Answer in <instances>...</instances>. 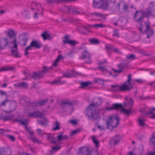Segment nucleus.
Returning <instances> with one entry per match:
<instances>
[{
    "mask_svg": "<svg viewBox=\"0 0 155 155\" xmlns=\"http://www.w3.org/2000/svg\"><path fill=\"white\" fill-rule=\"evenodd\" d=\"M101 103V100L100 98L95 99L91 104L88 106L85 112V115L89 119L97 118L100 113L99 110H97V106Z\"/></svg>",
    "mask_w": 155,
    "mask_h": 155,
    "instance_id": "1",
    "label": "nucleus"
},
{
    "mask_svg": "<svg viewBox=\"0 0 155 155\" xmlns=\"http://www.w3.org/2000/svg\"><path fill=\"white\" fill-rule=\"evenodd\" d=\"M133 104V101L131 98H130L129 100V103L127 104L125 103L124 104V107H127L129 108V109H126L123 107L121 104H115L113 105L111 107L106 108V110H111L112 109H116L117 110H121L122 112H123L124 114L129 115L131 112V108Z\"/></svg>",
    "mask_w": 155,
    "mask_h": 155,
    "instance_id": "2",
    "label": "nucleus"
},
{
    "mask_svg": "<svg viewBox=\"0 0 155 155\" xmlns=\"http://www.w3.org/2000/svg\"><path fill=\"white\" fill-rule=\"evenodd\" d=\"M146 15L147 16L146 13H145L143 11H137L134 17V18L137 22V26L141 32H143L142 30L143 29L144 27L141 25V22Z\"/></svg>",
    "mask_w": 155,
    "mask_h": 155,
    "instance_id": "3",
    "label": "nucleus"
},
{
    "mask_svg": "<svg viewBox=\"0 0 155 155\" xmlns=\"http://www.w3.org/2000/svg\"><path fill=\"white\" fill-rule=\"evenodd\" d=\"M31 8L32 10H35L34 15V18H36L39 16L42 15L43 10L40 4L35 2H33L31 4Z\"/></svg>",
    "mask_w": 155,
    "mask_h": 155,
    "instance_id": "4",
    "label": "nucleus"
},
{
    "mask_svg": "<svg viewBox=\"0 0 155 155\" xmlns=\"http://www.w3.org/2000/svg\"><path fill=\"white\" fill-rule=\"evenodd\" d=\"M118 124V119L116 115H111L109 117L107 121V125L108 128H115Z\"/></svg>",
    "mask_w": 155,
    "mask_h": 155,
    "instance_id": "5",
    "label": "nucleus"
},
{
    "mask_svg": "<svg viewBox=\"0 0 155 155\" xmlns=\"http://www.w3.org/2000/svg\"><path fill=\"white\" fill-rule=\"evenodd\" d=\"M60 109L61 112L65 113L67 115L70 114L73 110L72 105L69 104L67 102H62Z\"/></svg>",
    "mask_w": 155,
    "mask_h": 155,
    "instance_id": "6",
    "label": "nucleus"
},
{
    "mask_svg": "<svg viewBox=\"0 0 155 155\" xmlns=\"http://www.w3.org/2000/svg\"><path fill=\"white\" fill-rule=\"evenodd\" d=\"M140 112L143 113V114L146 115L147 117L151 119H154L155 117V114L154 113L155 111V108H150L147 107H145L144 108H141Z\"/></svg>",
    "mask_w": 155,
    "mask_h": 155,
    "instance_id": "7",
    "label": "nucleus"
},
{
    "mask_svg": "<svg viewBox=\"0 0 155 155\" xmlns=\"http://www.w3.org/2000/svg\"><path fill=\"white\" fill-rule=\"evenodd\" d=\"M9 45L11 48L12 55L16 58L20 57V56L18 52L17 42L15 38H14L13 41L10 42Z\"/></svg>",
    "mask_w": 155,
    "mask_h": 155,
    "instance_id": "8",
    "label": "nucleus"
},
{
    "mask_svg": "<svg viewBox=\"0 0 155 155\" xmlns=\"http://www.w3.org/2000/svg\"><path fill=\"white\" fill-rule=\"evenodd\" d=\"M131 75H129L127 77V81L122 85H120V91H124L129 90L133 88L134 83L133 81L130 82Z\"/></svg>",
    "mask_w": 155,
    "mask_h": 155,
    "instance_id": "9",
    "label": "nucleus"
},
{
    "mask_svg": "<svg viewBox=\"0 0 155 155\" xmlns=\"http://www.w3.org/2000/svg\"><path fill=\"white\" fill-rule=\"evenodd\" d=\"M93 6L96 8L101 7L103 9H107L108 6V3L107 0H94Z\"/></svg>",
    "mask_w": 155,
    "mask_h": 155,
    "instance_id": "10",
    "label": "nucleus"
},
{
    "mask_svg": "<svg viewBox=\"0 0 155 155\" xmlns=\"http://www.w3.org/2000/svg\"><path fill=\"white\" fill-rule=\"evenodd\" d=\"M36 133L39 135L45 137H47V139L52 143H55L56 141L51 134H48L40 129H38L36 130Z\"/></svg>",
    "mask_w": 155,
    "mask_h": 155,
    "instance_id": "11",
    "label": "nucleus"
},
{
    "mask_svg": "<svg viewBox=\"0 0 155 155\" xmlns=\"http://www.w3.org/2000/svg\"><path fill=\"white\" fill-rule=\"evenodd\" d=\"M41 47V45L39 42L35 40L32 41L31 42L30 45L25 50L24 54L25 56L29 54V53L28 52V51L32 50L33 48H40Z\"/></svg>",
    "mask_w": 155,
    "mask_h": 155,
    "instance_id": "12",
    "label": "nucleus"
},
{
    "mask_svg": "<svg viewBox=\"0 0 155 155\" xmlns=\"http://www.w3.org/2000/svg\"><path fill=\"white\" fill-rule=\"evenodd\" d=\"M81 58L83 59L86 60L85 62L87 63H90L91 62V56L88 51L85 49L82 53Z\"/></svg>",
    "mask_w": 155,
    "mask_h": 155,
    "instance_id": "13",
    "label": "nucleus"
},
{
    "mask_svg": "<svg viewBox=\"0 0 155 155\" xmlns=\"http://www.w3.org/2000/svg\"><path fill=\"white\" fill-rule=\"evenodd\" d=\"M48 70V68L46 67L43 68V70L41 72H34L32 75V77L35 79L41 78L43 75L44 72H46Z\"/></svg>",
    "mask_w": 155,
    "mask_h": 155,
    "instance_id": "14",
    "label": "nucleus"
},
{
    "mask_svg": "<svg viewBox=\"0 0 155 155\" xmlns=\"http://www.w3.org/2000/svg\"><path fill=\"white\" fill-rule=\"evenodd\" d=\"M79 155L83 154L84 153L86 155H96L95 153L91 151H89L88 149L85 147H83L79 148Z\"/></svg>",
    "mask_w": 155,
    "mask_h": 155,
    "instance_id": "15",
    "label": "nucleus"
},
{
    "mask_svg": "<svg viewBox=\"0 0 155 155\" xmlns=\"http://www.w3.org/2000/svg\"><path fill=\"white\" fill-rule=\"evenodd\" d=\"M129 8L128 6L124 2L122 1L120 2L118 4V11H121L123 10L124 11H127Z\"/></svg>",
    "mask_w": 155,
    "mask_h": 155,
    "instance_id": "16",
    "label": "nucleus"
},
{
    "mask_svg": "<svg viewBox=\"0 0 155 155\" xmlns=\"http://www.w3.org/2000/svg\"><path fill=\"white\" fill-rule=\"evenodd\" d=\"M146 27V29L145 30V33L147 35V37L149 38L150 37L152 36L153 33L154 31L149 28L150 24L149 22L145 23Z\"/></svg>",
    "mask_w": 155,
    "mask_h": 155,
    "instance_id": "17",
    "label": "nucleus"
},
{
    "mask_svg": "<svg viewBox=\"0 0 155 155\" xmlns=\"http://www.w3.org/2000/svg\"><path fill=\"white\" fill-rule=\"evenodd\" d=\"M91 17L93 18H96L95 19L101 20L104 19L106 16L100 13H95L92 14Z\"/></svg>",
    "mask_w": 155,
    "mask_h": 155,
    "instance_id": "18",
    "label": "nucleus"
},
{
    "mask_svg": "<svg viewBox=\"0 0 155 155\" xmlns=\"http://www.w3.org/2000/svg\"><path fill=\"white\" fill-rule=\"evenodd\" d=\"M28 115L30 117H34L42 118L43 116V114L38 111H36L31 113H28Z\"/></svg>",
    "mask_w": 155,
    "mask_h": 155,
    "instance_id": "19",
    "label": "nucleus"
},
{
    "mask_svg": "<svg viewBox=\"0 0 155 155\" xmlns=\"http://www.w3.org/2000/svg\"><path fill=\"white\" fill-rule=\"evenodd\" d=\"M8 43V40L6 38H0V50L6 46Z\"/></svg>",
    "mask_w": 155,
    "mask_h": 155,
    "instance_id": "20",
    "label": "nucleus"
},
{
    "mask_svg": "<svg viewBox=\"0 0 155 155\" xmlns=\"http://www.w3.org/2000/svg\"><path fill=\"white\" fill-rule=\"evenodd\" d=\"M154 4L153 2H151L147 8V11L146 12L147 16H149L151 14L152 11L154 7Z\"/></svg>",
    "mask_w": 155,
    "mask_h": 155,
    "instance_id": "21",
    "label": "nucleus"
},
{
    "mask_svg": "<svg viewBox=\"0 0 155 155\" xmlns=\"http://www.w3.org/2000/svg\"><path fill=\"white\" fill-rule=\"evenodd\" d=\"M121 137L120 136H117L114 137L110 141V143L114 145L117 144L120 141Z\"/></svg>",
    "mask_w": 155,
    "mask_h": 155,
    "instance_id": "22",
    "label": "nucleus"
},
{
    "mask_svg": "<svg viewBox=\"0 0 155 155\" xmlns=\"http://www.w3.org/2000/svg\"><path fill=\"white\" fill-rule=\"evenodd\" d=\"M64 58V57L61 55H59L53 63L52 65L54 67H56L60 61Z\"/></svg>",
    "mask_w": 155,
    "mask_h": 155,
    "instance_id": "23",
    "label": "nucleus"
},
{
    "mask_svg": "<svg viewBox=\"0 0 155 155\" xmlns=\"http://www.w3.org/2000/svg\"><path fill=\"white\" fill-rule=\"evenodd\" d=\"M21 124L24 125H25V127L26 130H28V133L31 136H32L34 134V132L33 131L29 130L28 129L27 127L25 125L28 122V120H25L24 121H20Z\"/></svg>",
    "mask_w": 155,
    "mask_h": 155,
    "instance_id": "24",
    "label": "nucleus"
},
{
    "mask_svg": "<svg viewBox=\"0 0 155 155\" xmlns=\"http://www.w3.org/2000/svg\"><path fill=\"white\" fill-rule=\"evenodd\" d=\"M98 69L103 72L104 74L107 75H111V73L109 71L108 69L105 68L100 67L98 68Z\"/></svg>",
    "mask_w": 155,
    "mask_h": 155,
    "instance_id": "25",
    "label": "nucleus"
},
{
    "mask_svg": "<svg viewBox=\"0 0 155 155\" xmlns=\"http://www.w3.org/2000/svg\"><path fill=\"white\" fill-rule=\"evenodd\" d=\"M8 35L10 37V38L12 39L11 41H10L9 43L12 41H13L14 38H15V39H16L15 36V32L14 31L12 30H9L8 32Z\"/></svg>",
    "mask_w": 155,
    "mask_h": 155,
    "instance_id": "26",
    "label": "nucleus"
},
{
    "mask_svg": "<svg viewBox=\"0 0 155 155\" xmlns=\"http://www.w3.org/2000/svg\"><path fill=\"white\" fill-rule=\"evenodd\" d=\"M155 135L153 133L150 138V144L153 147L155 145Z\"/></svg>",
    "mask_w": 155,
    "mask_h": 155,
    "instance_id": "27",
    "label": "nucleus"
},
{
    "mask_svg": "<svg viewBox=\"0 0 155 155\" xmlns=\"http://www.w3.org/2000/svg\"><path fill=\"white\" fill-rule=\"evenodd\" d=\"M13 68L11 66H7L0 68V72L12 70Z\"/></svg>",
    "mask_w": 155,
    "mask_h": 155,
    "instance_id": "28",
    "label": "nucleus"
},
{
    "mask_svg": "<svg viewBox=\"0 0 155 155\" xmlns=\"http://www.w3.org/2000/svg\"><path fill=\"white\" fill-rule=\"evenodd\" d=\"M41 120H38V121L40 124L43 125H46L48 123V120L45 118H41Z\"/></svg>",
    "mask_w": 155,
    "mask_h": 155,
    "instance_id": "29",
    "label": "nucleus"
},
{
    "mask_svg": "<svg viewBox=\"0 0 155 155\" xmlns=\"http://www.w3.org/2000/svg\"><path fill=\"white\" fill-rule=\"evenodd\" d=\"M56 140L58 141H60L62 140H65L67 138V136L60 134L56 137Z\"/></svg>",
    "mask_w": 155,
    "mask_h": 155,
    "instance_id": "30",
    "label": "nucleus"
},
{
    "mask_svg": "<svg viewBox=\"0 0 155 155\" xmlns=\"http://www.w3.org/2000/svg\"><path fill=\"white\" fill-rule=\"evenodd\" d=\"M112 90L114 91H119L120 90V85H112L111 86Z\"/></svg>",
    "mask_w": 155,
    "mask_h": 155,
    "instance_id": "31",
    "label": "nucleus"
},
{
    "mask_svg": "<svg viewBox=\"0 0 155 155\" xmlns=\"http://www.w3.org/2000/svg\"><path fill=\"white\" fill-rule=\"evenodd\" d=\"M41 36L44 40L49 39L50 38V36L49 34L46 32H45L42 34Z\"/></svg>",
    "mask_w": 155,
    "mask_h": 155,
    "instance_id": "32",
    "label": "nucleus"
},
{
    "mask_svg": "<svg viewBox=\"0 0 155 155\" xmlns=\"http://www.w3.org/2000/svg\"><path fill=\"white\" fill-rule=\"evenodd\" d=\"M94 82L96 83L103 84L104 82V81L100 78H97L94 80Z\"/></svg>",
    "mask_w": 155,
    "mask_h": 155,
    "instance_id": "33",
    "label": "nucleus"
},
{
    "mask_svg": "<svg viewBox=\"0 0 155 155\" xmlns=\"http://www.w3.org/2000/svg\"><path fill=\"white\" fill-rule=\"evenodd\" d=\"M48 101L47 99L40 101L39 102L36 104V106H42L45 105Z\"/></svg>",
    "mask_w": 155,
    "mask_h": 155,
    "instance_id": "34",
    "label": "nucleus"
},
{
    "mask_svg": "<svg viewBox=\"0 0 155 155\" xmlns=\"http://www.w3.org/2000/svg\"><path fill=\"white\" fill-rule=\"evenodd\" d=\"M93 142L95 144L96 146L97 147L99 146V141L97 139L95 138V137L93 136L92 137Z\"/></svg>",
    "mask_w": 155,
    "mask_h": 155,
    "instance_id": "35",
    "label": "nucleus"
},
{
    "mask_svg": "<svg viewBox=\"0 0 155 155\" xmlns=\"http://www.w3.org/2000/svg\"><path fill=\"white\" fill-rule=\"evenodd\" d=\"M15 86L17 87H20L24 88H25L27 86V83L25 82H22L20 83H18L17 84H15Z\"/></svg>",
    "mask_w": 155,
    "mask_h": 155,
    "instance_id": "36",
    "label": "nucleus"
},
{
    "mask_svg": "<svg viewBox=\"0 0 155 155\" xmlns=\"http://www.w3.org/2000/svg\"><path fill=\"white\" fill-rule=\"evenodd\" d=\"M126 58L129 60H132L136 58L135 56L133 54H129L127 55Z\"/></svg>",
    "mask_w": 155,
    "mask_h": 155,
    "instance_id": "37",
    "label": "nucleus"
},
{
    "mask_svg": "<svg viewBox=\"0 0 155 155\" xmlns=\"http://www.w3.org/2000/svg\"><path fill=\"white\" fill-rule=\"evenodd\" d=\"M90 41L91 44L94 45H97L99 43V41L95 39H91L90 40Z\"/></svg>",
    "mask_w": 155,
    "mask_h": 155,
    "instance_id": "38",
    "label": "nucleus"
},
{
    "mask_svg": "<svg viewBox=\"0 0 155 155\" xmlns=\"http://www.w3.org/2000/svg\"><path fill=\"white\" fill-rule=\"evenodd\" d=\"M105 26V25H104L103 24H102L100 23L97 24H94L92 25L91 27H95V28H103Z\"/></svg>",
    "mask_w": 155,
    "mask_h": 155,
    "instance_id": "39",
    "label": "nucleus"
},
{
    "mask_svg": "<svg viewBox=\"0 0 155 155\" xmlns=\"http://www.w3.org/2000/svg\"><path fill=\"white\" fill-rule=\"evenodd\" d=\"M138 120L139 124L140 126H143L145 125L144 120L143 119L140 117Z\"/></svg>",
    "mask_w": 155,
    "mask_h": 155,
    "instance_id": "40",
    "label": "nucleus"
},
{
    "mask_svg": "<svg viewBox=\"0 0 155 155\" xmlns=\"http://www.w3.org/2000/svg\"><path fill=\"white\" fill-rule=\"evenodd\" d=\"M59 124L58 122H56L55 123L53 128V130H56L59 129Z\"/></svg>",
    "mask_w": 155,
    "mask_h": 155,
    "instance_id": "41",
    "label": "nucleus"
},
{
    "mask_svg": "<svg viewBox=\"0 0 155 155\" xmlns=\"http://www.w3.org/2000/svg\"><path fill=\"white\" fill-rule=\"evenodd\" d=\"M92 83V82L89 81L82 82L81 83V86L82 87L84 88Z\"/></svg>",
    "mask_w": 155,
    "mask_h": 155,
    "instance_id": "42",
    "label": "nucleus"
},
{
    "mask_svg": "<svg viewBox=\"0 0 155 155\" xmlns=\"http://www.w3.org/2000/svg\"><path fill=\"white\" fill-rule=\"evenodd\" d=\"M64 10H67V12H71L72 11L74 12H75L76 13H77V12H74V10H73L72 8H71V7L69 6H65L64 7Z\"/></svg>",
    "mask_w": 155,
    "mask_h": 155,
    "instance_id": "43",
    "label": "nucleus"
},
{
    "mask_svg": "<svg viewBox=\"0 0 155 155\" xmlns=\"http://www.w3.org/2000/svg\"><path fill=\"white\" fill-rule=\"evenodd\" d=\"M69 40V37L68 36H65L63 40V43L64 44L68 43Z\"/></svg>",
    "mask_w": 155,
    "mask_h": 155,
    "instance_id": "44",
    "label": "nucleus"
},
{
    "mask_svg": "<svg viewBox=\"0 0 155 155\" xmlns=\"http://www.w3.org/2000/svg\"><path fill=\"white\" fill-rule=\"evenodd\" d=\"M61 147L60 146H56L55 147H53L52 149V152H55L58 150L61 149Z\"/></svg>",
    "mask_w": 155,
    "mask_h": 155,
    "instance_id": "45",
    "label": "nucleus"
},
{
    "mask_svg": "<svg viewBox=\"0 0 155 155\" xmlns=\"http://www.w3.org/2000/svg\"><path fill=\"white\" fill-rule=\"evenodd\" d=\"M64 83V81H61L60 80L56 81L53 82L55 84H62Z\"/></svg>",
    "mask_w": 155,
    "mask_h": 155,
    "instance_id": "46",
    "label": "nucleus"
},
{
    "mask_svg": "<svg viewBox=\"0 0 155 155\" xmlns=\"http://www.w3.org/2000/svg\"><path fill=\"white\" fill-rule=\"evenodd\" d=\"M132 81H133V82L134 83V84H132L133 86L134 84V82H136L138 83H140L142 82V81L140 79H134L132 80L131 81L130 80L131 82Z\"/></svg>",
    "mask_w": 155,
    "mask_h": 155,
    "instance_id": "47",
    "label": "nucleus"
},
{
    "mask_svg": "<svg viewBox=\"0 0 155 155\" xmlns=\"http://www.w3.org/2000/svg\"><path fill=\"white\" fill-rule=\"evenodd\" d=\"M13 117V115H7L4 118L6 120H9L12 119Z\"/></svg>",
    "mask_w": 155,
    "mask_h": 155,
    "instance_id": "48",
    "label": "nucleus"
},
{
    "mask_svg": "<svg viewBox=\"0 0 155 155\" xmlns=\"http://www.w3.org/2000/svg\"><path fill=\"white\" fill-rule=\"evenodd\" d=\"M77 43V42L75 41L69 40V45H76Z\"/></svg>",
    "mask_w": 155,
    "mask_h": 155,
    "instance_id": "49",
    "label": "nucleus"
},
{
    "mask_svg": "<svg viewBox=\"0 0 155 155\" xmlns=\"http://www.w3.org/2000/svg\"><path fill=\"white\" fill-rule=\"evenodd\" d=\"M69 122L73 125H75L77 124V121L76 120H71L69 121Z\"/></svg>",
    "mask_w": 155,
    "mask_h": 155,
    "instance_id": "50",
    "label": "nucleus"
},
{
    "mask_svg": "<svg viewBox=\"0 0 155 155\" xmlns=\"http://www.w3.org/2000/svg\"><path fill=\"white\" fill-rule=\"evenodd\" d=\"M5 152H7V153H6L8 155H9L11 153V150L9 148H6L5 150Z\"/></svg>",
    "mask_w": 155,
    "mask_h": 155,
    "instance_id": "51",
    "label": "nucleus"
},
{
    "mask_svg": "<svg viewBox=\"0 0 155 155\" xmlns=\"http://www.w3.org/2000/svg\"><path fill=\"white\" fill-rule=\"evenodd\" d=\"M79 131L78 130H74L71 131V135H73L74 134H76Z\"/></svg>",
    "mask_w": 155,
    "mask_h": 155,
    "instance_id": "52",
    "label": "nucleus"
},
{
    "mask_svg": "<svg viewBox=\"0 0 155 155\" xmlns=\"http://www.w3.org/2000/svg\"><path fill=\"white\" fill-rule=\"evenodd\" d=\"M113 35L114 36H116L117 37H118L119 36V34L117 31H115L113 33Z\"/></svg>",
    "mask_w": 155,
    "mask_h": 155,
    "instance_id": "53",
    "label": "nucleus"
},
{
    "mask_svg": "<svg viewBox=\"0 0 155 155\" xmlns=\"http://www.w3.org/2000/svg\"><path fill=\"white\" fill-rule=\"evenodd\" d=\"M8 137L11 140L14 141L15 140V138L12 135H8Z\"/></svg>",
    "mask_w": 155,
    "mask_h": 155,
    "instance_id": "54",
    "label": "nucleus"
},
{
    "mask_svg": "<svg viewBox=\"0 0 155 155\" xmlns=\"http://www.w3.org/2000/svg\"><path fill=\"white\" fill-rule=\"evenodd\" d=\"M97 127L100 130H104L105 128V127L104 126L99 125H98L97 126Z\"/></svg>",
    "mask_w": 155,
    "mask_h": 155,
    "instance_id": "55",
    "label": "nucleus"
},
{
    "mask_svg": "<svg viewBox=\"0 0 155 155\" xmlns=\"http://www.w3.org/2000/svg\"><path fill=\"white\" fill-rule=\"evenodd\" d=\"M64 76L67 77V78H70L72 76V74H66L64 75Z\"/></svg>",
    "mask_w": 155,
    "mask_h": 155,
    "instance_id": "56",
    "label": "nucleus"
},
{
    "mask_svg": "<svg viewBox=\"0 0 155 155\" xmlns=\"http://www.w3.org/2000/svg\"><path fill=\"white\" fill-rule=\"evenodd\" d=\"M9 102V101L8 100H5L3 102H2L1 104V105H5V104Z\"/></svg>",
    "mask_w": 155,
    "mask_h": 155,
    "instance_id": "57",
    "label": "nucleus"
},
{
    "mask_svg": "<svg viewBox=\"0 0 155 155\" xmlns=\"http://www.w3.org/2000/svg\"><path fill=\"white\" fill-rule=\"evenodd\" d=\"M147 155H155V153L154 152H150Z\"/></svg>",
    "mask_w": 155,
    "mask_h": 155,
    "instance_id": "58",
    "label": "nucleus"
},
{
    "mask_svg": "<svg viewBox=\"0 0 155 155\" xmlns=\"http://www.w3.org/2000/svg\"><path fill=\"white\" fill-rule=\"evenodd\" d=\"M74 0H60V1L63 2H68L70 1H73Z\"/></svg>",
    "mask_w": 155,
    "mask_h": 155,
    "instance_id": "59",
    "label": "nucleus"
},
{
    "mask_svg": "<svg viewBox=\"0 0 155 155\" xmlns=\"http://www.w3.org/2000/svg\"><path fill=\"white\" fill-rule=\"evenodd\" d=\"M113 71H114V73H120L121 72V70H113Z\"/></svg>",
    "mask_w": 155,
    "mask_h": 155,
    "instance_id": "60",
    "label": "nucleus"
},
{
    "mask_svg": "<svg viewBox=\"0 0 155 155\" xmlns=\"http://www.w3.org/2000/svg\"><path fill=\"white\" fill-rule=\"evenodd\" d=\"M127 155H135L133 153L131 152H130L127 153Z\"/></svg>",
    "mask_w": 155,
    "mask_h": 155,
    "instance_id": "61",
    "label": "nucleus"
},
{
    "mask_svg": "<svg viewBox=\"0 0 155 155\" xmlns=\"http://www.w3.org/2000/svg\"><path fill=\"white\" fill-rule=\"evenodd\" d=\"M32 140H33L35 142H38V140L37 139H36L35 138H32Z\"/></svg>",
    "mask_w": 155,
    "mask_h": 155,
    "instance_id": "62",
    "label": "nucleus"
},
{
    "mask_svg": "<svg viewBox=\"0 0 155 155\" xmlns=\"http://www.w3.org/2000/svg\"><path fill=\"white\" fill-rule=\"evenodd\" d=\"M6 85H7L6 84H3L1 86L2 87H6Z\"/></svg>",
    "mask_w": 155,
    "mask_h": 155,
    "instance_id": "63",
    "label": "nucleus"
},
{
    "mask_svg": "<svg viewBox=\"0 0 155 155\" xmlns=\"http://www.w3.org/2000/svg\"><path fill=\"white\" fill-rule=\"evenodd\" d=\"M20 155H29V154L26 153H22Z\"/></svg>",
    "mask_w": 155,
    "mask_h": 155,
    "instance_id": "64",
    "label": "nucleus"
}]
</instances>
